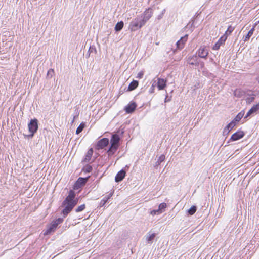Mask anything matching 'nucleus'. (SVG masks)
I'll list each match as a JSON object with an SVG mask.
<instances>
[{"label":"nucleus","instance_id":"nucleus-1","mask_svg":"<svg viewBox=\"0 0 259 259\" xmlns=\"http://www.w3.org/2000/svg\"><path fill=\"white\" fill-rule=\"evenodd\" d=\"M75 194L74 191L71 190L69 191L68 195L66 197L62 203V205L65 206V208L62 210V213L64 217L72 210L73 208L77 204L78 199H75Z\"/></svg>","mask_w":259,"mask_h":259},{"label":"nucleus","instance_id":"nucleus-2","mask_svg":"<svg viewBox=\"0 0 259 259\" xmlns=\"http://www.w3.org/2000/svg\"><path fill=\"white\" fill-rule=\"evenodd\" d=\"M120 137L117 134H114L112 136L110 143L111 146L107 151V153L109 156L113 155L117 150L119 145Z\"/></svg>","mask_w":259,"mask_h":259},{"label":"nucleus","instance_id":"nucleus-3","mask_svg":"<svg viewBox=\"0 0 259 259\" xmlns=\"http://www.w3.org/2000/svg\"><path fill=\"white\" fill-rule=\"evenodd\" d=\"M144 25V22H143L139 16H138L130 23L128 28L132 32L135 31L140 29Z\"/></svg>","mask_w":259,"mask_h":259},{"label":"nucleus","instance_id":"nucleus-4","mask_svg":"<svg viewBox=\"0 0 259 259\" xmlns=\"http://www.w3.org/2000/svg\"><path fill=\"white\" fill-rule=\"evenodd\" d=\"M63 222V219L62 218H58L52 222V223L50 224L49 228L44 232V234L45 235H48L51 233L52 232H53L55 230L58 225L61 223Z\"/></svg>","mask_w":259,"mask_h":259},{"label":"nucleus","instance_id":"nucleus-5","mask_svg":"<svg viewBox=\"0 0 259 259\" xmlns=\"http://www.w3.org/2000/svg\"><path fill=\"white\" fill-rule=\"evenodd\" d=\"M29 131L31 133V136L32 137L38 129L37 120L36 119H31L28 124Z\"/></svg>","mask_w":259,"mask_h":259},{"label":"nucleus","instance_id":"nucleus-6","mask_svg":"<svg viewBox=\"0 0 259 259\" xmlns=\"http://www.w3.org/2000/svg\"><path fill=\"white\" fill-rule=\"evenodd\" d=\"M153 15V11L151 9H146L143 14L139 16L144 24L149 20Z\"/></svg>","mask_w":259,"mask_h":259},{"label":"nucleus","instance_id":"nucleus-7","mask_svg":"<svg viewBox=\"0 0 259 259\" xmlns=\"http://www.w3.org/2000/svg\"><path fill=\"white\" fill-rule=\"evenodd\" d=\"M197 54L200 58H206L208 55V50L206 47L201 46L197 51Z\"/></svg>","mask_w":259,"mask_h":259},{"label":"nucleus","instance_id":"nucleus-8","mask_svg":"<svg viewBox=\"0 0 259 259\" xmlns=\"http://www.w3.org/2000/svg\"><path fill=\"white\" fill-rule=\"evenodd\" d=\"M87 180L88 178H79L74 185V189H78L84 186L87 183Z\"/></svg>","mask_w":259,"mask_h":259},{"label":"nucleus","instance_id":"nucleus-9","mask_svg":"<svg viewBox=\"0 0 259 259\" xmlns=\"http://www.w3.org/2000/svg\"><path fill=\"white\" fill-rule=\"evenodd\" d=\"M109 144V139L106 138H102L97 143L96 149H101L107 146Z\"/></svg>","mask_w":259,"mask_h":259},{"label":"nucleus","instance_id":"nucleus-10","mask_svg":"<svg viewBox=\"0 0 259 259\" xmlns=\"http://www.w3.org/2000/svg\"><path fill=\"white\" fill-rule=\"evenodd\" d=\"M188 39V35H185L183 37H182L180 40H179L177 43V48L179 50H182L184 46L185 43L187 42Z\"/></svg>","mask_w":259,"mask_h":259},{"label":"nucleus","instance_id":"nucleus-11","mask_svg":"<svg viewBox=\"0 0 259 259\" xmlns=\"http://www.w3.org/2000/svg\"><path fill=\"white\" fill-rule=\"evenodd\" d=\"M137 107V104L135 102H130L127 106L124 108V110L127 113H132L136 109Z\"/></svg>","mask_w":259,"mask_h":259},{"label":"nucleus","instance_id":"nucleus-12","mask_svg":"<svg viewBox=\"0 0 259 259\" xmlns=\"http://www.w3.org/2000/svg\"><path fill=\"white\" fill-rule=\"evenodd\" d=\"M244 136V133L242 131H238L236 133H234L231 138L230 140L235 141H237L241 138H242Z\"/></svg>","mask_w":259,"mask_h":259},{"label":"nucleus","instance_id":"nucleus-13","mask_svg":"<svg viewBox=\"0 0 259 259\" xmlns=\"http://www.w3.org/2000/svg\"><path fill=\"white\" fill-rule=\"evenodd\" d=\"M226 40V35H223L213 46L212 49L214 50H218L220 48V46L224 44Z\"/></svg>","mask_w":259,"mask_h":259},{"label":"nucleus","instance_id":"nucleus-14","mask_svg":"<svg viewBox=\"0 0 259 259\" xmlns=\"http://www.w3.org/2000/svg\"><path fill=\"white\" fill-rule=\"evenodd\" d=\"M187 62L190 65L197 66L199 65L198 57L196 55H194L188 58Z\"/></svg>","mask_w":259,"mask_h":259},{"label":"nucleus","instance_id":"nucleus-15","mask_svg":"<svg viewBox=\"0 0 259 259\" xmlns=\"http://www.w3.org/2000/svg\"><path fill=\"white\" fill-rule=\"evenodd\" d=\"M125 176V171L122 169L120 170L116 175L115 181L116 182H119L122 181Z\"/></svg>","mask_w":259,"mask_h":259},{"label":"nucleus","instance_id":"nucleus-16","mask_svg":"<svg viewBox=\"0 0 259 259\" xmlns=\"http://www.w3.org/2000/svg\"><path fill=\"white\" fill-rule=\"evenodd\" d=\"M235 124L236 123L234 120H232L225 127L223 132V134L225 135V132H227V134H228L230 131L235 126Z\"/></svg>","mask_w":259,"mask_h":259},{"label":"nucleus","instance_id":"nucleus-17","mask_svg":"<svg viewBox=\"0 0 259 259\" xmlns=\"http://www.w3.org/2000/svg\"><path fill=\"white\" fill-rule=\"evenodd\" d=\"M166 81L165 80L162 78H158L157 81V88L159 90H162L164 89L166 87Z\"/></svg>","mask_w":259,"mask_h":259},{"label":"nucleus","instance_id":"nucleus-18","mask_svg":"<svg viewBox=\"0 0 259 259\" xmlns=\"http://www.w3.org/2000/svg\"><path fill=\"white\" fill-rule=\"evenodd\" d=\"M113 192L110 193L107 196H105L103 199H102L100 202V207H103L105 205L106 202L108 201V199H109L113 195Z\"/></svg>","mask_w":259,"mask_h":259},{"label":"nucleus","instance_id":"nucleus-19","mask_svg":"<svg viewBox=\"0 0 259 259\" xmlns=\"http://www.w3.org/2000/svg\"><path fill=\"white\" fill-rule=\"evenodd\" d=\"M156 234L155 233L150 234V232L148 233L146 235V239L148 243L151 244L153 242V240L155 237Z\"/></svg>","mask_w":259,"mask_h":259},{"label":"nucleus","instance_id":"nucleus-20","mask_svg":"<svg viewBox=\"0 0 259 259\" xmlns=\"http://www.w3.org/2000/svg\"><path fill=\"white\" fill-rule=\"evenodd\" d=\"M93 153V150L92 148H90L88 150V151L86 154V156L84 158V161L87 162H89L91 159Z\"/></svg>","mask_w":259,"mask_h":259},{"label":"nucleus","instance_id":"nucleus-21","mask_svg":"<svg viewBox=\"0 0 259 259\" xmlns=\"http://www.w3.org/2000/svg\"><path fill=\"white\" fill-rule=\"evenodd\" d=\"M138 85V81L137 80H133L130 83L128 87V91H133L135 90Z\"/></svg>","mask_w":259,"mask_h":259},{"label":"nucleus","instance_id":"nucleus-22","mask_svg":"<svg viewBox=\"0 0 259 259\" xmlns=\"http://www.w3.org/2000/svg\"><path fill=\"white\" fill-rule=\"evenodd\" d=\"M123 26H124L123 22L120 21V22H118L116 24L115 27V31L117 32L120 31L123 28Z\"/></svg>","mask_w":259,"mask_h":259},{"label":"nucleus","instance_id":"nucleus-23","mask_svg":"<svg viewBox=\"0 0 259 259\" xmlns=\"http://www.w3.org/2000/svg\"><path fill=\"white\" fill-rule=\"evenodd\" d=\"M254 31V27H253L252 29H251L249 32H248V33L247 34V35L245 36L244 38V41H246L247 40H248L250 38V37L252 35L253 33V32Z\"/></svg>","mask_w":259,"mask_h":259},{"label":"nucleus","instance_id":"nucleus-24","mask_svg":"<svg viewBox=\"0 0 259 259\" xmlns=\"http://www.w3.org/2000/svg\"><path fill=\"white\" fill-rule=\"evenodd\" d=\"M234 27H232V26H229L227 29V30L226 31L225 33L223 35H226V38H227L228 36L231 34V33L234 31Z\"/></svg>","mask_w":259,"mask_h":259},{"label":"nucleus","instance_id":"nucleus-25","mask_svg":"<svg viewBox=\"0 0 259 259\" xmlns=\"http://www.w3.org/2000/svg\"><path fill=\"white\" fill-rule=\"evenodd\" d=\"M165 158V156L164 155L162 154L158 158V160L155 163V167L159 166L160 163L163 162Z\"/></svg>","mask_w":259,"mask_h":259},{"label":"nucleus","instance_id":"nucleus-26","mask_svg":"<svg viewBox=\"0 0 259 259\" xmlns=\"http://www.w3.org/2000/svg\"><path fill=\"white\" fill-rule=\"evenodd\" d=\"M167 205L165 203H161L159 204L158 207V210L160 213L164 211L165 208L166 207Z\"/></svg>","mask_w":259,"mask_h":259},{"label":"nucleus","instance_id":"nucleus-27","mask_svg":"<svg viewBox=\"0 0 259 259\" xmlns=\"http://www.w3.org/2000/svg\"><path fill=\"white\" fill-rule=\"evenodd\" d=\"M84 126L85 124L84 123H81L76 129V134H79L80 133H81L84 128Z\"/></svg>","mask_w":259,"mask_h":259},{"label":"nucleus","instance_id":"nucleus-28","mask_svg":"<svg viewBox=\"0 0 259 259\" xmlns=\"http://www.w3.org/2000/svg\"><path fill=\"white\" fill-rule=\"evenodd\" d=\"M196 210H197L196 207L195 206H193L188 210V213L190 215H193V214L195 213Z\"/></svg>","mask_w":259,"mask_h":259},{"label":"nucleus","instance_id":"nucleus-29","mask_svg":"<svg viewBox=\"0 0 259 259\" xmlns=\"http://www.w3.org/2000/svg\"><path fill=\"white\" fill-rule=\"evenodd\" d=\"M83 170L85 172L89 173L92 170V167L90 165H87L83 168Z\"/></svg>","mask_w":259,"mask_h":259},{"label":"nucleus","instance_id":"nucleus-30","mask_svg":"<svg viewBox=\"0 0 259 259\" xmlns=\"http://www.w3.org/2000/svg\"><path fill=\"white\" fill-rule=\"evenodd\" d=\"M255 95L253 94L251 97H249L246 98V101L247 104H251L252 102L254 101L255 99Z\"/></svg>","mask_w":259,"mask_h":259},{"label":"nucleus","instance_id":"nucleus-31","mask_svg":"<svg viewBox=\"0 0 259 259\" xmlns=\"http://www.w3.org/2000/svg\"><path fill=\"white\" fill-rule=\"evenodd\" d=\"M243 115V114L241 112L239 113L236 115V116L235 117V118L233 120H234V121L235 122L239 121L241 120V119L242 118Z\"/></svg>","mask_w":259,"mask_h":259},{"label":"nucleus","instance_id":"nucleus-32","mask_svg":"<svg viewBox=\"0 0 259 259\" xmlns=\"http://www.w3.org/2000/svg\"><path fill=\"white\" fill-rule=\"evenodd\" d=\"M85 204H82L76 208L75 211L76 212H79L82 211L85 209Z\"/></svg>","mask_w":259,"mask_h":259},{"label":"nucleus","instance_id":"nucleus-33","mask_svg":"<svg viewBox=\"0 0 259 259\" xmlns=\"http://www.w3.org/2000/svg\"><path fill=\"white\" fill-rule=\"evenodd\" d=\"M54 73V69H50L48 71V72H47V77L51 78L53 76Z\"/></svg>","mask_w":259,"mask_h":259},{"label":"nucleus","instance_id":"nucleus-34","mask_svg":"<svg viewBox=\"0 0 259 259\" xmlns=\"http://www.w3.org/2000/svg\"><path fill=\"white\" fill-rule=\"evenodd\" d=\"M155 85H156L155 84L153 83L152 85H151V87H150V88L149 89V92L150 94H152L154 92Z\"/></svg>","mask_w":259,"mask_h":259},{"label":"nucleus","instance_id":"nucleus-35","mask_svg":"<svg viewBox=\"0 0 259 259\" xmlns=\"http://www.w3.org/2000/svg\"><path fill=\"white\" fill-rule=\"evenodd\" d=\"M159 214H161V213H160L158 209L153 210L152 211H151V214H152L153 215H155Z\"/></svg>","mask_w":259,"mask_h":259},{"label":"nucleus","instance_id":"nucleus-36","mask_svg":"<svg viewBox=\"0 0 259 259\" xmlns=\"http://www.w3.org/2000/svg\"><path fill=\"white\" fill-rule=\"evenodd\" d=\"M144 75V72L143 71H141L139 72L137 74V78H142Z\"/></svg>","mask_w":259,"mask_h":259},{"label":"nucleus","instance_id":"nucleus-37","mask_svg":"<svg viewBox=\"0 0 259 259\" xmlns=\"http://www.w3.org/2000/svg\"><path fill=\"white\" fill-rule=\"evenodd\" d=\"M93 51H95L96 50L93 48L90 47L88 52H92Z\"/></svg>","mask_w":259,"mask_h":259},{"label":"nucleus","instance_id":"nucleus-38","mask_svg":"<svg viewBox=\"0 0 259 259\" xmlns=\"http://www.w3.org/2000/svg\"><path fill=\"white\" fill-rule=\"evenodd\" d=\"M163 15L161 13L157 16V19L158 20H160L163 17Z\"/></svg>","mask_w":259,"mask_h":259},{"label":"nucleus","instance_id":"nucleus-39","mask_svg":"<svg viewBox=\"0 0 259 259\" xmlns=\"http://www.w3.org/2000/svg\"><path fill=\"white\" fill-rule=\"evenodd\" d=\"M78 116V113H77V112H76V115L74 116V117H73V119L75 120V119Z\"/></svg>","mask_w":259,"mask_h":259},{"label":"nucleus","instance_id":"nucleus-40","mask_svg":"<svg viewBox=\"0 0 259 259\" xmlns=\"http://www.w3.org/2000/svg\"><path fill=\"white\" fill-rule=\"evenodd\" d=\"M165 11H166L165 9H163V10H162V12H161V14L163 15H164V14L165 13Z\"/></svg>","mask_w":259,"mask_h":259},{"label":"nucleus","instance_id":"nucleus-41","mask_svg":"<svg viewBox=\"0 0 259 259\" xmlns=\"http://www.w3.org/2000/svg\"><path fill=\"white\" fill-rule=\"evenodd\" d=\"M257 80L258 81V83H259V77L257 78Z\"/></svg>","mask_w":259,"mask_h":259},{"label":"nucleus","instance_id":"nucleus-42","mask_svg":"<svg viewBox=\"0 0 259 259\" xmlns=\"http://www.w3.org/2000/svg\"><path fill=\"white\" fill-rule=\"evenodd\" d=\"M74 120L73 119V120H72L71 123H73L74 122Z\"/></svg>","mask_w":259,"mask_h":259},{"label":"nucleus","instance_id":"nucleus-43","mask_svg":"<svg viewBox=\"0 0 259 259\" xmlns=\"http://www.w3.org/2000/svg\"><path fill=\"white\" fill-rule=\"evenodd\" d=\"M228 134H227V132H225V135H228Z\"/></svg>","mask_w":259,"mask_h":259}]
</instances>
